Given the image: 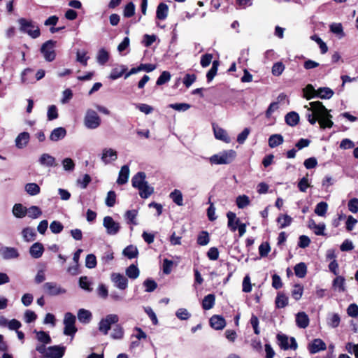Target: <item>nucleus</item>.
I'll use <instances>...</instances> for the list:
<instances>
[{"label":"nucleus","instance_id":"nucleus-36","mask_svg":"<svg viewBox=\"0 0 358 358\" xmlns=\"http://www.w3.org/2000/svg\"><path fill=\"white\" fill-rule=\"evenodd\" d=\"M295 275L299 278H304L307 273V266L305 263L301 262L297 264L294 268Z\"/></svg>","mask_w":358,"mask_h":358},{"label":"nucleus","instance_id":"nucleus-53","mask_svg":"<svg viewBox=\"0 0 358 358\" xmlns=\"http://www.w3.org/2000/svg\"><path fill=\"white\" fill-rule=\"evenodd\" d=\"M285 69V66L282 62H276L272 66V74L275 76H279L282 73Z\"/></svg>","mask_w":358,"mask_h":358},{"label":"nucleus","instance_id":"nucleus-1","mask_svg":"<svg viewBox=\"0 0 358 358\" xmlns=\"http://www.w3.org/2000/svg\"><path fill=\"white\" fill-rule=\"evenodd\" d=\"M310 107L305 106L308 113L306 117L311 124H315L318 121L320 128H331L334 122L331 121L332 115L329 110L320 101H313L309 103Z\"/></svg>","mask_w":358,"mask_h":358},{"label":"nucleus","instance_id":"nucleus-42","mask_svg":"<svg viewBox=\"0 0 358 358\" xmlns=\"http://www.w3.org/2000/svg\"><path fill=\"white\" fill-rule=\"evenodd\" d=\"M303 96L310 100L317 96V90H315L313 86L310 84H308L303 90Z\"/></svg>","mask_w":358,"mask_h":358},{"label":"nucleus","instance_id":"nucleus-28","mask_svg":"<svg viewBox=\"0 0 358 358\" xmlns=\"http://www.w3.org/2000/svg\"><path fill=\"white\" fill-rule=\"evenodd\" d=\"M169 13V7L168 6L164 3H160L157 8L156 11V16L157 18L161 20H164L167 17Z\"/></svg>","mask_w":358,"mask_h":358},{"label":"nucleus","instance_id":"nucleus-32","mask_svg":"<svg viewBox=\"0 0 358 358\" xmlns=\"http://www.w3.org/2000/svg\"><path fill=\"white\" fill-rule=\"evenodd\" d=\"M170 198L172 201L179 206L183 205V197L182 192L179 189H174L172 192H171L169 195Z\"/></svg>","mask_w":358,"mask_h":358},{"label":"nucleus","instance_id":"nucleus-26","mask_svg":"<svg viewBox=\"0 0 358 358\" xmlns=\"http://www.w3.org/2000/svg\"><path fill=\"white\" fill-rule=\"evenodd\" d=\"M13 214L17 218H23L26 216L27 208L21 203H16L13 207Z\"/></svg>","mask_w":358,"mask_h":358},{"label":"nucleus","instance_id":"nucleus-48","mask_svg":"<svg viewBox=\"0 0 358 358\" xmlns=\"http://www.w3.org/2000/svg\"><path fill=\"white\" fill-rule=\"evenodd\" d=\"M139 269L134 264L130 265L126 269V275L131 279H136L139 276Z\"/></svg>","mask_w":358,"mask_h":358},{"label":"nucleus","instance_id":"nucleus-4","mask_svg":"<svg viewBox=\"0 0 358 358\" xmlns=\"http://www.w3.org/2000/svg\"><path fill=\"white\" fill-rule=\"evenodd\" d=\"M84 124L90 129H96L101 124V118L96 111L88 109L84 117Z\"/></svg>","mask_w":358,"mask_h":358},{"label":"nucleus","instance_id":"nucleus-57","mask_svg":"<svg viewBox=\"0 0 358 358\" xmlns=\"http://www.w3.org/2000/svg\"><path fill=\"white\" fill-rule=\"evenodd\" d=\"M330 30L335 34L340 35L341 37L344 36L343 26L341 23H332L330 25Z\"/></svg>","mask_w":358,"mask_h":358},{"label":"nucleus","instance_id":"nucleus-14","mask_svg":"<svg viewBox=\"0 0 358 358\" xmlns=\"http://www.w3.org/2000/svg\"><path fill=\"white\" fill-rule=\"evenodd\" d=\"M0 255L4 259H16L19 257V252L15 248L5 246L0 248Z\"/></svg>","mask_w":358,"mask_h":358},{"label":"nucleus","instance_id":"nucleus-62","mask_svg":"<svg viewBox=\"0 0 358 358\" xmlns=\"http://www.w3.org/2000/svg\"><path fill=\"white\" fill-rule=\"evenodd\" d=\"M85 266L89 268H93L96 266V259L94 255H87L85 259Z\"/></svg>","mask_w":358,"mask_h":358},{"label":"nucleus","instance_id":"nucleus-3","mask_svg":"<svg viewBox=\"0 0 358 358\" xmlns=\"http://www.w3.org/2000/svg\"><path fill=\"white\" fill-rule=\"evenodd\" d=\"M235 157L236 152L233 150H228L212 155L209 158V162L211 164H230Z\"/></svg>","mask_w":358,"mask_h":358},{"label":"nucleus","instance_id":"nucleus-38","mask_svg":"<svg viewBox=\"0 0 358 358\" xmlns=\"http://www.w3.org/2000/svg\"><path fill=\"white\" fill-rule=\"evenodd\" d=\"M333 287L340 292H343L345 289V278L343 276H337L333 281Z\"/></svg>","mask_w":358,"mask_h":358},{"label":"nucleus","instance_id":"nucleus-16","mask_svg":"<svg viewBox=\"0 0 358 358\" xmlns=\"http://www.w3.org/2000/svg\"><path fill=\"white\" fill-rule=\"evenodd\" d=\"M308 348L311 354H315L320 351L326 350L327 345L322 339L316 338L309 345Z\"/></svg>","mask_w":358,"mask_h":358},{"label":"nucleus","instance_id":"nucleus-60","mask_svg":"<svg viewBox=\"0 0 358 358\" xmlns=\"http://www.w3.org/2000/svg\"><path fill=\"white\" fill-rule=\"evenodd\" d=\"M50 231L53 234H59L64 229V226L59 221H53L50 225Z\"/></svg>","mask_w":358,"mask_h":358},{"label":"nucleus","instance_id":"nucleus-7","mask_svg":"<svg viewBox=\"0 0 358 358\" xmlns=\"http://www.w3.org/2000/svg\"><path fill=\"white\" fill-rule=\"evenodd\" d=\"M55 41L52 40H49L44 43L41 46V52L43 54L45 59L48 62H52L55 59Z\"/></svg>","mask_w":358,"mask_h":358},{"label":"nucleus","instance_id":"nucleus-44","mask_svg":"<svg viewBox=\"0 0 358 358\" xmlns=\"http://www.w3.org/2000/svg\"><path fill=\"white\" fill-rule=\"evenodd\" d=\"M340 322L341 317L337 313L329 315L327 317V324L332 328H336L338 327Z\"/></svg>","mask_w":358,"mask_h":358},{"label":"nucleus","instance_id":"nucleus-23","mask_svg":"<svg viewBox=\"0 0 358 358\" xmlns=\"http://www.w3.org/2000/svg\"><path fill=\"white\" fill-rule=\"evenodd\" d=\"M145 178L146 174L144 172H138L131 179L132 186L136 189L141 188V185L146 182Z\"/></svg>","mask_w":358,"mask_h":358},{"label":"nucleus","instance_id":"nucleus-21","mask_svg":"<svg viewBox=\"0 0 358 358\" xmlns=\"http://www.w3.org/2000/svg\"><path fill=\"white\" fill-rule=\"evenodd\" d=\"M309 317L305 312H299L296 315V323L299 328H306L309 324Z\"/></svg>","mask_w":358,"mask_h":358},{"label":"nucleus","instance_id":"nucleus-18","mask_svg":"<svg viewBox=\"0 0 358 358\" xmlns=\"http://www.w3.org/2000/svg\"><path fill=\"white\" fill-rule=\"evenodd\" d=\"M210 324L212 328L216 330H221L225 327L226 322L222 316L215 315L210 317Z\"/></svg>","mask_w":358,"mask_h":358},{"label":"nucleus","instance_id":"nucleus-29","mask_svg":"<svg viewBox=\"0 0 358 358\" xmlns=\"http://www.w3.org/2000/svg\"><path fill=\"white\" fill-rule=\"evenodd\" d=\"M127 70V67L124 65L116 66L112 69L109 78L112 80H116L120 78Z\"/></svg>","mask_w":358,"mask_h":358},{"label":"nucleus","instance_id":"nucleus-52","mask_svg":"<svg viewBox=\"0 0 358 358\" xmlns=\"http://www.w3.org/2000/svg\"><path fill=\"white\" fill-rule=\"evenodd\" d=\"M236 205L238 208L243 209L250 204L249 197L246 195H241L236 198Z\"/></svg>","mask_w":358,"mask_h":358},{"label":"nucleus","instance_id":"nucleus-47","mask_svg":"<svg viewBox=\"0 0 358 358\" xmlns=\"http://www.w3.org/2000/svg\"><path fill=\"white\" fill-rule=\"evenodd\" d=\"M34 332L36 334V338L38 341L44 344H49L51 343V338L46 332L43 331H35Z\"/></svg>","mask_w":358,"mask_h":358},{"label":"nucleus","instance_id":"nucleus-54","mask_svg":"<svg viewBox=\"0 0 358 358\" xmlns=\"http://www.w3.org/2000/svg\"><path fill=\"white\" fill-rule=\"evenodd\" d=\"M135 13V5L133 2L128 3L123 10V15L125 17H131Z\"/></svg>","mask_w":358,"mask_h":358},{"label":"nucleus","instance_id":"nucleus-5","mask_svg":"<svg viewBox=\"0 0 358 358\" xmlns=\"http://www.w3.org/2000/svg\"><path fill=\"white\" fill-rule=\"evenodd\" d=\"M119 321V317L116 314H109L106 317L101 320L99 323V330L104 335L108 334L111 325L116 324Z\"/></svg>","mask_w":358,"mask_h":358},{"label":"nucleus","instance_id":"nucleus-24","mask_svg":"<svg viewBox=\"0 0 358 358\" xmlns=\"http://www.w3.org/2000/svg\"><path fill=\"white\" fill-rule=\"evenodd\" d=\"M138 189L140 196L143 199L148 198L154 192V188L150 186L147 181L141 185V188H138Z\"/></svg>","mask_w":358,"mask_h":358},{"label":"nucleus","instance_id":"nucleus-10","mask_svg":"<svg viewBox=\"0 0 358 358\" xmlns=\"http://www.w3.org/2000/svg\"><path fill=\"white\" fill-rule=\"evenodd\" d=\"M110 280L115 286L120 289L124 290L128 286L127 278L119 273H113L110 275Z\"/></svg>","mask_w":358,"mask_h":358},{"label":"nucleus","instance_id":"nucleus-41","mask_svg":"<svg viewBox=\"0 0 358 358\" xmlns=\"http://www.w3.org/2000/svg\"><path fill=\"white\" fill-rule=\"evenodd\" d=\"M122 254L129 259H133L137 256L138 249L136 246L130 245L124 249Z\"/></svg>","mask_w":358,"mask_h":358},{"label":"nucleus","instance_id":"nucleus-61","mask_svg":"<svg viewBox=\"0 0 358 358\" xmlns=\"http://www.w3.org/2000/svg\"><path fill=\"white\" fill-rule=\"evenodd\" d=\"M116 194L114 191H109L106 199V205L108 207H113L115 203Z\"/></svg>","mask_w":358,"mask_h":358},{"label":"nucleus","instance_id":"nucleus-56","mask_svg":"<svg viewBox=\"0 0 358 358\" xmlns=\"http://www.w3.org/2000/svg\"><path fill=\"white\" fill-rule=\"evenodd\" d=\"M89 59V57L87 56V52L82 50H78L76 52V60L82 64L83 66H87V60Z\"/></svg>","mask_w":358,"mask_h":358},{"label":"nucleus","instance_id":"nucleus-19","mask_svg":"<svg viewBox=\"0 0 358 358\" xmlns=\"http://www.w3.org/2000/svg\"><path fill=\"white\" fill-rule=\"evenodd\" d=\"M44 252V247L41 243H34L29 248L30 255L35 259L40 258Z\"/></svg>","mask_w":358,"mask_h":358},{"label":"nucleus","instance_id":"nucleus-37","mask_svg":"<svg viewBox=\"0 0 358 358\" xmlns=\"http://www.w3.org/2000/svg\"><path fill=\"white\" fill-rule=\"evenodd\" d=\"M24 189L31 196H35L40 193V187L34 182L27 183L24 187Z\"/></svg>","mask_w":358,"mask_h":358},{"label":"nucleus","instance_id":"nucleus-33","mask_svg":"<svg viewBox=\"0 0 358 358\" xmlns=\"http://www.w3.org/2000/svg\"><path fill=\"white\" fill-rule=\"evenodd\" d=\"M334 94V91L329 87H320L317 90V96L321 99H330Z\"/></svg>","mask_w":358,"mask_h":358},{"label":"nucleus","instance_id":"nucleus-8","mask_svg":"<svg viewBox=\"0 0 358 358\" xmlns=\"http://www.w3.org/2000/svg\"><path fill=\"white\" fill-rule=\"evenodd\" d=\"M103 225L106 229V233L110 236L116 235L120 229V223L115 222L110 216H106L103 218Z\"/></svg>","mask_w":358,"mask_h":358},{"label":"nucleus","instance_id":"nucleus-45","mask_svg":"<svg viewBox=\"0 0 358 358\" xmlns=\"http://www.w3.org/2000/svg\"><path fill=\"white\" fill-rule=\"evenodd\" d=\"M328 208V204L324 201L318 203L315 208V213L318 216L323 217L326 215Z\"/></svg>","mask_w":358,"mask_h":358},{"label":"nucleus","instance_id":"nucleus-20","mask_svg":"<svg viewBox=\"0 0 358 358\" xmlns=\"http://www.w3.org/2000/svg\"><path fill=\"white\" fill-rule=\"evenodd\" d=\"M66 135V130L64 127H57L54 129L49 138L50 140L54 142L58 141L61 139H63Z\"/></svg>","mask_w":358,"mask_h":358},{"label":"nucleus","instance_id":"nucleus-31","mask_svg":"<svg viewBox=\"0 0 358 358\" xmlns=\"http://www.w3.org/2000/svg\"><path fill=\"white\" fill-rule=\"evenodd\" d=\"M284 142L283 136L281 134H273L268 138V145L271 148H274Z\"/></svg>","mask_w":358,"mask_h":358},{"label":"nucleus","instance_id":"nucleus-43","mask_svg":"<svg viewBox=\"0 0 358 358\" xmlns=\"http://www.w3.org/2000/svg\"><path fill=\"white\" fill-rule=\"evenodd\" d=\"M27 215L31 219H36L42 215V210L36 206H31L27 208Z\"/></svg>","mask_w":358,"mask_h":358},{"label":"nucleus","instance_id":"nucleus-40","mask_svg":"<svg viewBox=\"0 0 358 358\" xmlns=\"http://www.w3.org/2000/svg\"><path fill=\"white\" fill-rule=\"evenodd\" d=\"M292 218L287 215H280L277 219V222L280 224V229H283L289 226L292 223Z\"/></svg>","mask_w":358,"mask_h":358},{"label":"nucleus","instance_id":"nucleus-50","mask_svg":"<svg viewBox=\"0 0 358 358\" xmlns=\"http://www.w3.org/2000/svg\"><path fill=\"white\" fill-rule=\"evenodd\" d=\"M138 215V211L136 210H127L125 213L124 217L128 220L129 223H131L134 225H137L138 223L136 221V218Z\"/></svg>","mask_w":358,"mask_h":358},{"label":"nucleus","instance_id":"nucleus-63","mask_svg":"<svg viewBox=\"0 0 358 358\" xmlns=\"http://www.w3.org/2000/svg\"><path fill=\"white\" fill-rule=\"evenodd\" d=\"M303 288L301 285H295L292 291V296L297 301L299 300L303 294Z\"/></svg>","mask_w":358,"mask_h":358},{"label":"nucleus","instance_id":"nucleus-9","mask_svg":"<svg viewBox=\"0 0 358 358\" xmlns=\"http://www.w3.org/2000/svg\"><path fill=\"white\" fill-rule=\"evenodd\" d=\"M43 287L45 292L50 296H57L66 292V290L64 288L53 282H45Z\"/></svg>","mask_w":358,"mask_h":358},{"label":"nucleus","instance_id":"nucleus-64","mask_svg":"<svg viewBox=\"0 0 358 358\" xmlns=\"http://www.w3.org/2000/svg\"><path fill=\"white\" fill-rule=\"evenodd\" d=\"M348 210L352 213H357L358 212V199L353 198L348 201Z\"/></svg>","mask_w":358,"mask_h":358},{"label":"nucleus","instance_id":"nucleus-15","mask_svg":"<svg viewBox=\"0 0 358 358\" xmlns=\"http://www.w3.org/2000/svg\"><path fill=\"white\" fill-rule=\"evenodd\" d=\"M30 140V134L24 131L17 135L15 140V146L18 149L24 148L29 143Z\"/></svg>","mask_w":358,"mask_h":358},{"label":"nucleus","instance_id":"nucleus-39","mask_svg":"<svg viewBox=\"0 0 358 358\" xmlns=\"http://www.w3.org/2000/svg\"><path fill=\"white\" fill-rule=\"evenodd\" d=\"M288 304V297L283 293H278L275 299V306L278 308H282Z\"/></svg>","mask_w":358,"mask_h":358},{"label":"nucleus","instance_id":"nucleus-17","mask_svg":"<svg viewBox=\"0 0 358 358\" xmlns=\"http://www.w3.org/2000/svg\"><path fill=\"white\" fill-rule=\"evenodd\" d=\"M213 131L215 137L224 143H229L231 141L229 136L226 130L218 127L217 125H213Z\"/></svg>","mask_w":358,"mask_h":358},{"label":"nucleus","instance_id":"nucleus-27","mask_svg":"<svg viewBox=\"0 0 358 358\" xmlns=\"http://www.w3.org/2000/svg\"><path fill=\"white\" fill-rule=\"evenodd\" d=\"M22 236L24 241L31 242L35 240L36 233L31 227H25L22 231Z\"/></svg>","mask_w":358,"mask_h":358},{"label":"nucleus","instance_id":"nucleus-51","mask_svg":"<svg viewBox=\"0 0 358 358\" xmlns=\"http://www.w3.org/2000/svg\"><path fill=\"white\" fill-rule=\"evenodd\" d=\"M109 56L108 52L104 49H101L97 54V62L101 65L106 64L108 60Z\"/></svg>","mask_w":358,"mask_h":358},{"label":"nucleus","instance_id":"nucleus-49","mask_svg":"<svg viewBox=\"0 0 358 358\" xmlns=\"http://www.w3.org/2000/svg\"><path fill=\"white\" fill-rule=\"evenodd\" d=\"M210 241L209 234L206 231H202L198 236L197 243L201 246L208 244Z\"/></svg>","mask_w":358,"mask_h":358},{"label":"nucleus","instance_id":"nucleus-11","mask_svg":"<svg viewBox=\"0 0 358 358\" xmlns=\"http://www.w3.org/2000/svg\"><path fill=\"white\" fill-rule=\"evenodd\" d=\"M117 159V152L112 148H104L102 150L101 159L104 164L115 162Z\"/></svg>","mask_w":358,"mask_h":358},{"label":"nucleus","instance_id":"nucleus-46","mask_svg":"<svg viewBox=\"0 0 358 358\" xmlns=\"http://www.w3.org/2000/svg\"><path fill=\"white\" fill-rule=\"evenodd\" d=\"M218 66L219 62L217 60L213 61L210 69L208 71L206 74L208 82L212 81L214 77L216 76Z\"/></svg>","mask_w":358,"mask_h":358},{"label":"nucleus","instance_id":"nucleus-58","mask_svg":"<svg viewBox=\"0 0 358 358\" xmlns=\"http://www.w3.org/2000/svg\"><path fill=\"white\" fill-rule=\"evenodd\" d=\"M171 79V74L169 71H163L158 78L156 84L157 85H162L169 82Z\"/></svg>","mask_w":358,"mask_h":358},{"label":"nucleus","instance_id":"nucleus-25","mask_svg":"<svg viewBox=\"0 0 358 358\" xmlns=\"http://www.w3.org/2000/svg\"><path fill=\"white\" fill-rule=\"evenodd\" d=\"M228 218V227L232 231H235L237 229L239 223V219L236 217V215L233 212H228L227 214Z\"/></svg>","mask_w":358,"mask_h":358},{"label":"nucleus","instance_id":"nucleus-13","mask_svg":"<svg viewBox=\"0 0 358 358\" xmlns=\"http://www.w3.org/2000/svg\"><path fill=\"white\" fill-rule=\"evenodd\" d=\"M66 348L64 346L54 345L48 348L46 354L47 358H62L65 352Z\"/></svg>","mask_w":358,"mask_h":358},{"label":"nucleus","instance_id":"nucleus-12","mask_svg":"<svg viewBox=\"0 0 358 358\" xmlns=\"http://www.w3.org/2000/svg\"><path fill=\"white\" fill-rule=\"evenodd\" d=\"M38 162L41 166L43 167H55L57 163L55 157L48 153H43L38 157Z\"/></svg>","mask_w":358,"mask_h":358},{"label":"nucleus","instance_id":"nucleus-55","mask_svg":"<svg viewBox=\"0 0 358 358\" xmlns=\"http://www.w3.org/2000/svg\"><path fill=\"white\" fill-rule=\"evenodd\" d=\"M124 336L123 328L117 324L113 329V332L110 334L111 338L113 339H121Z\"/></svg>","mask_w":358,"mask_h":358},{"label":"nucleus","instance_id":"nucleus-2","mask_svg":"<svg viewBox=\"0 0 358 358\" xmlns=\"http://www.w3.org/2000/svg\"><path fill=\"white\" fill-rule=\"evenodd\" d=\"M17 22L20 25L21 32L27 34L32 38H36L40 36L41 32L39 27L31 20H28L25 18H20Z\"/></svg>","mask_w":358,"mask_h":358},{"label":"nucleus","instance_id":"nucleus-34","mask_svg":"<svg viewBox=\"0 0 358 358\" xmlns=\"http://www.w3.org/2000/svg\"><path fill=\"white\" fill-rule=\"evenodd\" d=\"M299 121V116L296 112H289L285 116V122L289 126H295Z\"/></svg>","mask_w":358,"mask_h":358},{"label":"nucleus","instance_id":"nucleus-30","mask_svg":"<svg viewBox=\"0 0 358 358\" xmlns=\"http://www.w3.org/2000/svg\"><path fill=\"white\" fill-rule=\"evenodd\" d=\"M215 302V296L213 294H209L204 296L202 301V308L204 310H210L213 308Z\"/></svg>","mask_w":358,"mask_h":358},{"label":"nucleus","instance_id":"nucleus-6","mask_svg":"<svg viewBox=\"0 0 358 358\" xmlns=\"http://www.w3.org/2000/svg\"><path fill=\"white\" fill-rule=\"evenodd\" d=\"M76 320V316L71 313H65L64 318V334L65 335L73 336L76 333L77 329L75 327Z\"/></svg>","mask_w":358,"mask_h":358},{"label":"nucleus","instance_id":"nucleus-35","mask_svg":"<svg viewBox=\"0 0 358 358\" xmlns=\"http://www.w3.org/2000/svg\"><path fill=\"white\" fill-rule=\"evenodd\" d=\"M92 317L91 313L85 309H80L78 313V319L82 323H88Z\"/></svg>","mask_w":358,"mask_h":358},{"label":"nucleus","instance_id":"nucleus-22","mask_svg":"<svg viewBox=\"0 0 358 358\" xmlns=\"http://www.w3.org/2000/svg\"><path fill=\"white\" fill-rule=\"evenodd\" d=\"M129 176V168L128 165H124L121 167L119 172L117 183L124 185L127 182Z\"/></svg>","mask_w":358,"mask_h":358},{"label":"nucleus","instance_id":"nucleus-59","mask_svg":"<svg viewBox=\"0 0 358 358\" xmlns=\"http://www.w3.org/2000/svg\"><path fill=\"white\" fill-rule=\"evenodd\" d=\"M176 315L181 320H187L190 317L191 314L186 308H179L177 310Z\"/></svg>","mask_w":358,"mask_h":358}]
</instances>
